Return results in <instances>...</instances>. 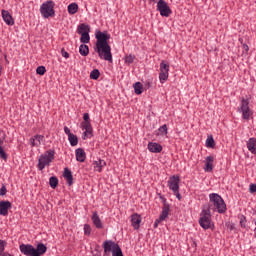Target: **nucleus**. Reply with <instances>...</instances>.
Segmentation results:
<instances>
[{
	"mask_svg": "<svg viewBox=\"0 0 256 256\" xmlns=\"http://www.w3.org/2000/svg\"><path fill=\"white\" fill-rule=\"evenodd\" d=\"M0 195L4 197V195H7V187H5V184L2 185L0 189Z\"/></svg>",
	"mask_w": 256,
	"mask_h": 256,
	"instance_id": "nucleus-43",
	"label": "nucleus"
},
{
	"mask_svg": "<svg viewBox=\"0 0 256 256\" xmlns=\"http://www.w3.org/2000/svg\"><path fill=\"white\" fill-rule=\"evenodd\" d=\"M0 256H3V252L0 254Z\"/></svg>",
	"mask_w": 256,
	"mask_h": 256,
	"instance_id": "nucleus-55",
	"label": "nucleus"
},
{
	"mask_svg": "<svg viewBox=\"0 0 256 256\" xmlns=\"http://www.w3.org/2000/svg\"><path fill=\"white\" fill-rule=\"evenodd\" d=\"M47 253V246L43 243L37 244V247L35 248L34 256H41L45 255Z\"/></svg>",
	"mask_w": 256,
	"mask_h": 256,
	"instance_id": "nucleus-20",
	"label": "nucleus"
},
{
	"mask_svg": "<svg viewBox=\"0 0 256 256\" xmlns=\"http://www.w3.org/2000/svg\"><path fill=\"white\" fill-rule=\"evenodd\" d=\"M81 128L85 131L84 139L87 137V135H93V126H91V122H82Z\"/></svg>",
	"mask_w": 256,
	"mask_h": 256,
	"instance_id": "nucleus-17",
	"label": "nucleus"
},
{
	"mask_svg": "<svg viewBox=\"0 0 256 256\" xmlns=\"http://www.w3.org/2000/svg\"><path fill=\"white\" fill-rule=\"evenodd\" d=\"M63 177L64 179H66L69 186L73 185V174L71 173V170L69 168L64 169Z\"/></svg>",
	"mask_w": 256,
	"mask_h": 256,
	"instance_id": "nucleus-22",
	"label": "nucleus"
},
{
	"mask_svg": "<svg viewBox=\"0 0 256 256\" xmlns=\"http://www.w3.org/2000/svg\"><path fill=\"white\" fill-rule=\"evenodd\" d=\"M159 135H167V124L162 125L159 129H158Z\"/></svg>",
	"mask_w": 256,
	"mask_h": 256,
	"instance_id": "nucleus-39",
	"label": "nucleus"
},
{
	"mask_svg": "<svg viewBox=\"0 0 256 256\" xmlns=\"http://www.w3.org/2000/svg\"><path fill=\"white\" fill-rule=\"evenodd\" d=\"M247 148L249 151L253 153V155L256 154V138H250L247 142Z\"/></svg>",
	"mask_w": 256,
	"mask_h": 256,
	"instance_id": "nucleus-24",
	"label": "nucleus"
},
{
	"mask_svg": "<svg viewBox=\"0 0 256 256\" xmlns=\"http://www.w3.org/2000/svg\"><path fill=\"white\" fill-rule=\"evenodd\" d=\"M64 133H66V135H68V137L73 135V133H71V129H69V127H67V126L64 127Z\"/></svg>",
	"mask_w": 256,
	"mask_h": 256,
	"instance_id": "nucleus-48",
	"label": "nucleus"
},
{
	"mask_svg": "<svg viewBox=\"0 0 256 256\" xmlns=\"http://www.w3.org/2000/svg\"><path fill=\"white\" fill-rule=\"evenodd\" d=\"M148 151H150V153H161L163 151V146L156 142H150L148 144Z\"/></svg>",
	"mask_w": 256,
	"mask_h": 256,
	"instance_id": "nucleus-15",
	"label": "nucleus"
},
{
	"mask_svg": "<svg viewBox=\"0 0 256 256\" xmlns=\"http://www.w3.org/2000/svg\"><path fill=\"white\" fill-rule=\"evenodd\" d=\"M40 13L44 19L55 17V2L48 0L40 6Z\"/></svg>",
	"mask_w": 256,
	"mask_h": 256,
	"instance_id": "nucleus-5",
	"label": "nucleus"
},
{
	"mask_svg": "<svg viewBox=\"0 0 256 256\" xmlns=\"http://www.w3.org/2000/svg\"><path fill=\"white\" fill-rule=\"evenodd\" d=\"M239 219H240V226L242 227V229H245V227H247V217H245V215H241Z\"/></svg>",
	"mask_w": 256,
	"mask_h": 256,
	"instance_id": "nucleus-36",
	"label": "nucleus"
},
{
	"mask_svg": "<svg viewBox=\"0 0 256 256\" xmlns=\"http://www.w3.org/2000/svg\"><path fill=\"white\" fill-rule=\"evenodd\" d=\"M209 204H205L203 207H209V211H216L217 213L223 214L227 212V204L221 195L217 193L209 194Z\"/></svg>",
	"mask_w": 256,
	"mask_h": 256,
	"instance_id": "nucleus-2",
	"label": "nucleus"
},
{
	"mask_svg": "<svg viewBox=\"0 0 256 256\" xmlns=\"http://www.w3.org/2000/svg\"><path fill=\"white\" fill-rule=\"evenodd\" d=\"M170 209H171V207H168V206H166V207H162V212H161V214H160V220H163V221H165V218L166 217H169V211H170Z\"/></svg>",
	"mask_w": 256,
	"mask_h": 256,
	"instance_id": "nucleus-30",
	"label": "nucleus"
},
{
	"mask_svg": "<svg viewBox=\"0 0 256 256\" xmlns=\"http://www.w3.org/2000/svg\"><path fill=\"white\" fill-rule=\"evenodd\" d=\"M101 76V72H99V69H94L90 73V79H93L94 81H97L99 77Z\"/></svg>",
	"mask_w": 256,
	"mask_h": 256,
	"instance_id": "nucleus-32",
	"label": "nucleus"
},
{
	"mask_svg": "<svg viewBox=\"0 0 256 256\" xmlns=\"http://www.w3.org/2000/svg\"><path fill=\"white\" fill-rule=\"evenodd\" d=\"M43 139H45L43 135H34L29 140L31 147H39L43 143Z\"/></svg>",
	"mask_w": 256,
	"mask_h": 256,
	"instance_id": "nucleus-13",
	"label": "nucleus"
},
{
	"mask_svg": "<svg viewBox=\"0 0 256 256\" xmlns=\"http://www.w3.org/2000/svg\"><path fill=\"white\" fill-rule=\"evenodd\" d=\"M163 220H161V217L155 220L154 222V229H157L159 227V223H161Z\"/></svg>",
	"mask_w": 256,
	"mask_h": 256,
	"instance_id": "nucleus-46",
	"label": "nucleus"
},
{
	"mask_svg": "<svg viewBox=\"0 0 256 256\" xmlns=\"http://www.w3.org/2000/svg\"><path fill=\"white\" fill-rule=\"evenodd\" d=\"M76 161L79 163H85V159H87V154L83 148H77L76 151Z\"/></svg>",
	"mask_w": 256,
	"mask_h": 256,
	"instance_id": "nucleus-16",
	"label": "nucleus"
},
{
	"mask_svg": "<svg viewBox=\"0 0 256 256\" xmlns=\"http://www.w3.org/2000/svg\"><path fill=\"white\" fill-rule=\"evenodd\" d=\"M20 252L26 256H35V248L31 244H21L19 246Z\"/></svg>",
	"mask_w": 256,
	"mask_h": 256,
	"instance_id": "nucleus-10",
	"label": "nucleus"
},
{
	"mask_svg": "<svg viewBox=\"0 0 256 256\" xmlns=\"http://www.w3.org/2000/svg\"><path fill=\"white\" fill-rule=\"evenodd\" d=\"M55 159V150H48L44 154H41L38 159V169L39 171H43L45 167H49L51 163Z\"/></svg>",
	"mask_w": 256,
	"mask_h": 256,
	"instance_id": "nucleus-4",
	"label": "nucleus"
},
{
	"mask_svg": "<svg viewBox=\"0 0 256 256\" xmlns=\"http://www.w3.org/2000/svg\"><path fill=\"white\" fill-rule=\"evenodd\" d=\"M206 147H209L210 149H213V147H215V139H213V136H208L207 137Z\"/></svg>",
	"mask_w": 256,
	"mask_h": 256,
	"instance_id": "nucleus-33",
	"label": "nucleus"
},
{
	"mask_svg": "<svg viewBox=\"0 0 256 256\" xmlns=\"http://www.w3.org/2000/svg\"><path fill=\"white\" fill-rule=\"evenodd\" d=\"M2 256H13L9 252H3Z\"/></svg>",
	"mask_w": 256,
	"mask_h": 256,
	"instance_id": "nucleus-52",
	"label": "nucleus"
},
{
	"mask_svg": "<svg viewBox=\"0 0 256 256\" xmlns=\"http://www.w3.org/2000/svg\"><path fill=\"white\" fill-rule=\"evenodd\" d=\"M61 55L62 57H64L65 59H69V54L67 51H65V49L61 50Z\"/></svg>",
	"mask_w": 256,
	"mask_h": 256,
	"instance_id": "nucleus-47",
	"label": "nucleus"
},
{
	"mask_svg": "<svg viewBox=\"0 0 256 256\" xmlns=\"http://www.w3.org/2000/svg\"><path fill=\"white\" fill-rule=\"evenodd\" d=\"M83 119H84V122H91V119L89 118V113H84Z\"/></svg>",
	"mask_w": 256,
	"mask_h": 256,
	"instance_id": "nucleus-49",
	"label": "nucleus"
},
{
	"mask_svg": "<svg viewBox=\"0 0 256 256\" xmlns=\"http://www.w3.org/2000/svg\"><path fill=\"white\" fill-rule=\"evenodd\" d=\"M157 11H159L161 17H169L173 11L169 7V4L165 0H159L157 2Z\"/></svg>",
	"mask_w": 256,
	"mask_h": 256,
	"instance_id": "nucleus-7",
	"label": "nucleus"
},
{
	"mask_svg": "<svg viewBox=\"0 0 256 256\" xmlns=\"http://www.w3.org/2000/svg\"><path fill=\"white\" fill-rule=\"evenodd\" d=\"M93 165H94L95 171H98V173H101V171H103V167L107 165V162H105V160L100 159V160L94 161Z\"/></svg>",
	"mask_w": 256,
	"mask_h": 256,
	"instance_id": "nucleus-23",
	"label": "nucleus"
},
{
	"mask_svg": "<svg viewBox=\"0 0 256 256\" xmlns=\"http://www.w3.org/2000/svg\"><path fill=\"white\" fill-rule=\"evenodd\" d=\"M77 11H79V5H77V3H71L68 5V13L70 15H75Z\"/></svg>",
	"mask_w": 256,
	"mask_h": 256,
	"instance_id": "nucleus-27",
	"label": "nucleus"
},
{
	"mask_svg": "<svg viewBox=\"0 0 256 256\" xmlns=\"http://www.w3.org/2000/svg\"><path fill=\"white\" fill-rule=\"evenodd\" d=\"M243 49H244V51H249V46L247 45V44H243Z\"/></svg>",
	"mask_w": 256,
	"mask_h": 256,
	"instance_id": "nucleus-51",
	"label": "nucleus"
},
{
	"mask_svg": "<svg viewBox=\"0 0 256 256\" xmlns=\"http://www.w3.org/2000/svg\"><path fill=\"white\" fill-rule=\"evenodd\" d=\"M1 69H2V67H1V65H0V75H1Z\"/></svg>",
	"mask_w": 256,
	"mask_h": 256,
	"instance_id": "nucleus-54",
	"label": "nucleus"
},
{
	"mask_svg": "<svg viewBox=\"0 0 256 256\" xmlns=\"http://www.w3.org/2000/svg\"><path fill=\"white\" fill-rule=\"evenodd\" d=\"M175 197L178 199V201H181L182 197H181V193H179V190H177L176 192H173Z\"/></svg>",
	"mask_w": 256,
	"mask_h": 256,
	"instance_id": "nucleus-50",
	"label": "nucleus"
},
{
	"mask_svg": "<svg viewBox=\"0 0 256 256\" xmlns=\"http://www.w3.org/2000/svg\"><path fill=\"white\" fill-rule=\"evenodd\" d=\"M118 246L119 244L111 240H106L103 242V249L105 253H113V251L116 250Z\"/></svg>",
	"mask_w": 256,
	"mask_h": 256,
	"instance_id": "nucleus-12",
	"label": "nucleus"
},
{
	"mask_svg": "<svg viewBox=\"0 0 256 256\" xmlns=\"http://www.w3.org/2000/svg\"><path fill=\"white\" fill-rule=\"evenodd\" d=\"M5 247H7V242L5 240H0V255L5 253Z\"/></svg>",
	"mask_w": 256,
	"mask_h": 256,
	"instance_id": "nucleus-40",
	"label": "nucleus"
},
{
	"mask_svg": "<svg viewBox=\"0 0 256 256\" xmlns=\"http://www.w3.org/2000/svg\"><path fill=\"white\" fill-rule=\"evenodd\" d=\"M80 35H81V38H80L81 43L87 44L89 43V41H91V36H89V33H83Z\"/></svg>",
	"mask_w": 256,
	"mask_h": 256,
	"instance_id": "nucleus-34",
	"label": "nucleus"
},
{
	"mask_svg": "<svg viewBox=\"0 0 256 256\" xmlns=\"http://www.w3.org/2000/svg\"><path fill=\"white\" fill-rule=\"evenodd\" d=\"M12 204L6 200V201H0V215L3 217H7L9 215V209H11Z\"/></svg>",
	"mask_w": 256,
	"mask_h": 256,
	"instance_id": "nucleus-11",
	"label": "nucleus"
},
{
	"mask_svg": "<svg viewBox=\"0 0 256 256\" xmlns=\"http://www.w3.org/2000/svg\"><path fill=\"white\" fill-rule=\"evenodd\" d=\"M180 178L177 175H174L172 177L169 178L168 180V187L169 190L172 192H177L179 191V182H180Z\"/></svg>",
	"mask_w": 256,
	"mask_h": 256,
	"instance_id": "nucleus-9",
	"label": "nucleus"
},
{
	"mask_svg": "<svg viewBox=\"0 0 256 256\" xmlns=\"http://www.w3.org/2000/svg\"><path fill=\"white\" fill-rule=\"evenodd\" d=\"M133 87L136 95H141V93H143V84H141V82L134 83Z\"/></svg>",
	"mask_w": 256,
	"mask_h": 256,
	"instance_id": "nucleus-31",
	"label": "nucleus"
},
{
	"mask_svg": "<svg viewBox=\"0 0 256 256\" xmlns=\"http://www.w3.org/2000/svg\"><path fill=\"white\" fill-rule=\"evenodd\" d=\"M249 193H256V184H250Z\"/></svg>",
	"mask_w": 256,
	"mask_h": 256,
	"instance_id": "nucleus-45",
	"label": "nucleus"
},
{
	"mask_svg": "<svg viewBox=\"0 0 256 256\" xmlns=\"http://www.w3.org/2000/svg\"><path fill=\"white\" fill-rule=\"evenodd\" d=\"M160 199H161V201H162V203H163V207H166V206L171 207V206L169 205V203H167V198H166V197L160 195Z\"/></svg>",
	"mask_w": 256,
	"mask_h": 256,
	"instance_id": "nucleus-44",
	"label": "nucleus"
},
{
	"mask_svg": "<svg viewBox=\"0 0 256 256\" xmlns=\"http://www.w3.org/2000/svg\"><path fill=\"white\" fill-rule=\"evenodd\" d=\"M91 28L87 24H80L77 29L78 35H83V33H90Z\"/></svg>",
	"mask_w": 256,
	"mask_h": 256,
	"instance_id": "nucleus-25",
	"label": "nucleus"
},
{
	"mask_svg": "<svg viewBox=\"0 0 256 256\" xmlns=\"http://www.w3.org/2000/svg\"><path fill=\"white\" fill-rule=\"evenodd\" d=\"M200 227L207 231V229H211L213 226V221L211 220V211L209 210V206H206L202 208V211L200 213V218L198 221Z\"/></svg>",
	"mask_w": 256,
	"mask_h": 256,
	"instance_id": "nucleus-3",
	"label": "nucleus"
},
{
	"mask_svg": "<svg viewBox=\"0 0 256 256\" xmlns=\"http://www.w3.org/2000/svg\"><path fill=\"white\" fill-rule=\"evenodd\" d=\"M36 73L37 75H45V73H47V68H45V66H38Z\"/></svg>",
	"mask_w": 256,
	"mask_h": 256,
	"instance_id": "nucleus-37",
	"label": "nucleus"
},
{
	"mask_svg": "<svg viewBox=\"0 0 256 256\" xmlns=\"http://www.w3.org/2000/svg\"><path fill=\"white\" fill-rule=\"evenodd\" d=\"M49 185L52 189H56L57 186L59 185V179L57 176H51L49 179Z\"/></svg>",
	"mask_w": 256,
	"mask_h": 256,
	"instance_id": "nucleus-29",
	"label": "nucleus"
},
{
	"mask_svg": "<svg viewBox=\"0 0 256 256\" xmlns=\"http://www.w3.org/2000/svg\"><path fill=\"white\" fill-rule=\"evenodd\" d=\"M159 79L160 83H165L169 79V64L165 60L160 63Z\"/></svg>",
	"mask_w": 256,
	"mask_h": 256,
	"instance_id": "nucleus-8",
	"label": "nucleus"
},
{
	"mask_svg": "<svg viewBox=\"0 0 256 256\" xmlns=\"http://www.w3.org/2000/svg\"><path fill=\"white\" fill-rule=\"evenodd\" d=\"M2 18L6 25H15V21L13 20V16L7 10H2Z\"/></svg>",
	"mask_w": 256,
	"mask_h": 256,
	"instance_id": "nucleus-14",
	"label": "nucleus"
},
{
	"mask_svg": "<svg viewBox=\"0 0 256 256\" xmlns=\"http://www.w3.org/2000/svg\"><path fill=\"white\" fill-rule=\"evenodd\" d=\"M84 234L91 235V226L89 224L84 225Z\"/></svg>",
	"mask_w": 256,
	"mask_h": 256,
	"instance_id": "nucleus-42",
	"label": "nucleus"
},
{
	"mask_svg": "<svg viewBox=\"0 0 256 256\" xmlns=\"http://www.w3.org/2000/svg\"><path fill=\"white\" fill-rule=\"evenodd\" d=\"M213 161H214V158L213 156H208L206 157V160H205V167H204V171L206 173H211V171H213Z\"/></svg>",
	"mask_w": 256,
	"mask_h": 256,
	"instance_id": "nucleus-19",
	"label": "nucleus"
},
{
	"mask_svg": "<svg viewBox=\"0 0 256 256\" xmlns=\"http://www.w3.org/2000/svg\"><path fill=\"white\" fill-rule=\"evenodd\" d=\"M96 43L94 51L98 54L100 59L113 63V54L111 53V45H109V39L111 34L109 32L97 30L95 33Z\"/></svg>",
	"mask_w": 256,
	"mask_h": 256,
	"instance_id": "nucleus-1",
	"label": "nucleus"
},
{
	"mask_svg": "<svg viewBox=\"0 0 256 256\" xmlns=\"http://www.w3.org/2000/svg\"><path fill=\"white\" fill-rule=\"evenodd\" d=\"M133 61H135V57L133 55H129L125 57V63H127V65H131Z\"/></svg>",
	"mask_w": 256,
	"mask_h": 256,
	"instance_id": "nucleus-41",
	"label": "nucleus"
},
{
	"mask_svg": "<svg viewBox=\"0 0 256 256\" xmlns=\"http://www.w3.org/2000/svg\"><path fill=\"white\" fill-rule=\"evenodd\" d=\"M131 223L134 229H139L141 227V216L137 213L131 215Z\"/></svg>",
	"mask_w": 256,
	"mask_h": 256,
	"instance_id": "nucleus-18",
	"label": "nucleus"
},
{
	"mask_svg": "<svg viewBox=\"0 0 256 256\" xmlns=\"http://www.w3.org/2000/svg\"><path fill=\"white\" fill-rule=\"evenodd\" d=\"M79 53L82 57H87L89 55V46L87 44H81L79 46Z\"/></svg>",
	"mask_w": 256,
	"mask_h": 256,
	"instance_id": "nucleus-26",
	"label": "nucleus"
},
{
	"mask_svg": "<svg viewBox=\"0 0 256 256\" xmlns=\"http://www.w3.org/2000/svg\"><path fill=\"white\" fill-rule=\"evenodd\" d=\"M1 145H3V140L0 138V157L1 159H4V161H7V153H5V150H3Z\"/></svg>",
	"mask_w": 256,
	"mask_h": 256,
	"instance_id": "nucleus-35",
	"label": "nucleus"
},
{
	"mask_svg": "<svg viewBox=\"0 0 256 256\" xmlns=\"http://www.w3.org/2000/svg\"><path fill=\"white\" fill-rule=\"evenodd\" d=\"M238 113H242V119L249 121L253 111L249 107V99L241 98L240 107H238Z\"/></svg>",
	"mask_w": 256,
	"mask_h": 256,
	"instance_id": "nucleus-6",
	"label": "nucleus"
},
{
	"mask_svg": "<svg viewBox=\"0 0 256 256\" xmlns=\"http://www.w3.org/2000/svg\"><path fill=\"white\" fill-rule=\"evenodd\" d=\"M112 256H123V251L119 245L113 250Z\"/></svg>",
	"mask_w": 256,
	"mask_h": 256,
	"instance_id": "nucleus-38",
	"label": "nucleus"
},
{
	"mask_svg": "<svg viewBox=\"0 0 256 256\" xmlns=\"http://www.w3.org/2000/svg\"><path fill=\"white\" fill-rule=\"evenodd\" d=\"M110 253H111V252H105V251H104L103 256H111Z\"/></svg>",
	"mask_w": 256,
	"mask_h": 256,
	"instance_id": "nucleus-53",
	"label": "nucleus"
},
{
	"mask_svg": "<svg viewBox=\"0 0 256 256\" xmlns=\"http://www.w3.org/2000/svg\"><path fill=\"white\" fill-rule=\"evenodd\" d=\"M91 219L96 229H103V223H101V218H99V214H97V212H93Z\"/></svg>",
	"mask_w": 256,
	"mask_h": 256,
	"instance_id": "nucleus-21",
	"label": "nucleus"
},
{
	"mask_svg": "<svg viewBox=\"0 0 256 256\" xmlns=\"http://www.w3.org/2000/svg\"><path fill=\"white\" fill-rule=\"evenodd\" d=\"M68 140H69L71 147H76V145L79 144V139L77 138V135H75V134L68 136Z\"/></svg>",
	"mask_w": 256,
	"mask_h": 256,
	"instance_id": "nucleus-28",
	"label": "nucleus"
}]
</instances>
